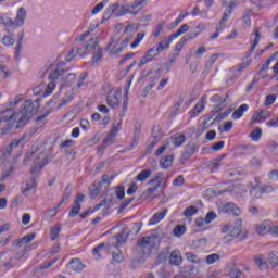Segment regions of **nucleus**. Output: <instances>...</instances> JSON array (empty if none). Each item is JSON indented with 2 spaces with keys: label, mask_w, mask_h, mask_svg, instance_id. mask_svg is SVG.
<instances>
[{
  "label": "nucleus",
  "mask_w": 278,
  "mask_h": 278,
  "mask_svg": "<svg viewBox=\"0 0 278 278\" xmlns=\"http://www.w3.org/2000/svg\"><path fill=\"white\" fill-rule=\"evenodd\" d=\"M26 18L27 9L23 7L17 9L15 20H12L10 16L0 15V25H2L9 34L2 38V45H4V47H14L16 39H14V34H12V31H16L18 27H23Z\"/></svg>",
  "instance_id": "nucleus-1"
},
{
  "label": "nucleus",
  "mask_w": 278,
  "mask_h": 278,
  "mask_svg": "<svg viewBox=\"0 0 278 278\" xmlns=\"http://www.w3.org/2000/svg\"><path fill=\"white\" fill-rule=\"evenodd\" d=\"M162 238H164L162 229H155L151 232L150 236L138 239L137 245L139 247V249H141V251H143V255H150L153 249L160 248V242H162Z\"/></svg>",
  "instance_id": "nucleus-2"
},
{
  "label": "nucleus",
  "mask_w": 278,
  "mask_h": 278,
  "mask_svg": "<svg viewBox=\"0 0 278 278\" xmlns=\"http://www.w3.org/2000/svg\"><path fill=\"white\" fill-rule=\"evenodd\" d=\"M40 99L35 100L34 102L31 100H26L22 105H21V110L20 113H17L21 115V117L17 121L16 124V129H21V127H23V125L27 124V122L29 121V118H31V116H34V114L38 113V110H40V103H39Z\"/></svg>",
  "instance_id": "nucleus-3"
},
{
  "label": "nucleus",
  "mask_w": 278,
  "mask_h": 278,
  "mask_svg": "<svg viewBox=\"0 0 278 278\" xmlns=\"http://www.w3.org/2000/svg\"><path fill=\"white\" fill-rule=\"evenodd\" d=\"M162 173H157L152 179L148 181V186H150L146 191L142 192L141 197L143 199H150L151 194H155L157 189L166 190V180L162 177Z\"/></svg>",
  "instance_id": "nucleus-4"
},
{
  "label": "nucleus",
  "mask_w": 278,
  "mask_h": 278,
  "mask_svg": "<svg viewBox=\"0 0 278 278\" xmlns=\"http://www.w3.org/2000/svg\"><path fill=\"white\" fill-rule=\"evenodd\" d=\"M147 5V0H135L134 3L129 7L118 4L117 10H115V16L118 18L121 16H125V14H132V16H136L140 13V10H142Z\"/></svg>",
  "instance_id": "nucleus-5"
},
{
  "label": "nucleus",
  "mask_w": 278,
  "mask_h": 278,
  "mask_svg": "<svg viewBox=\"0 0 278 278\" xmlns=\"http://www.w3.org/2000/svg\"><path fill=\"white\" fill-rule=\"evenodd\" d=\"M227 99H229V93H226L225 97L223 98L220 94H214L211 97L210 101L212 103H215L212 110V114L207 119L203 122V125H207L208 121H212L218 112H222V110H225L227 108Z\"/></svg>",
  "instance_id": "nucleus-6"
},
{
  "label": "nucleus",
  "mask_w": 278,
  "mask_h": 278,
  "mask_svg": "<svg viewBox=\"0 0 278 278\" xmlns=\"http://www.w3.org/2000/svg\"><path fill=\"white\" fill-rule=\"evenodd\" d=\"M97 45H99V40L97 38H91L88 42L77 43L75 49L78 55L81 58L86 55V53H90L92 49H97Z\"/></svg>",
  "instance_id": "nucleus-7"
},
{
  "label": "nucleus",
  "mask_w": 278,
  "mask_h": 278,
  "mask_svg": "<svg viewBox=\"0 0 278 278\" xmlns=\"http://www.w3.org/2000/svg\"><path fill=\"white\" fill-rule=\"evenodd\" d=\"M215 218H218V215L216 214V212L211 211L206 214L204 219L203 217H198L195 219V227H198L200 231H206L207 229L206 225H210V223H213Z\"/></svg>",
  "instance_id": "nucleus-8"
},
{
  "label": "nucleus",
  "mask_w": 278,
  "mask_h": 278,
  "mask_svg": "<svg viewBox=\"0 0 278 278\" xmlns=\"http://www.w3.org/2000/svg\"><path fill=\"white\" fill-rule=\"evenodd\" d=\"M127 242V228H123L121 232L116 233L114 237H112L109 240V243L106 244H113L114 247H117V249H121L122 244H125Z\"/></svg>",
  "instance_id": "nucleus-9"
},
{
  "label": "nucleus",
  "mask_w": 278,
  "mask_h": 278,
  "mask_svg": "<svg viewBox=\"0 0 278 278\" xmlns=\"http://www.w3.org/2000/svg\"><path fill=\"white\" fill-rule=\"evenodd\" d=\"M123 123V119H119V122H115L112 126V129L108 134V136L104 138L103 143L110 147V144H114V138H116V135L118 131H121V124Z\"/></svg>",
  "instance_id": "nucleus-10"
},
{
  "label": "nucleus",
  "mask_w": 278,
  "mask_h": 278,
  "mask_svg": "<svg viewBox=\"0 0 278 278\" xmlns=\"http://www.w3.org/2000/svg\"><path fill=\"white\" fill-rule=\"evenodd\" d=\"M157 55H160L157 50H155V47H152L141 58L140 62L138 63V68H142V66H144V64H149V62H153V60H155V58H157Z\"/></svg>",
  "instance_id": "nucleus-11"
},
{
  "label": "nucleus",
  "mask_w": 278,
  "mask_h": 278,
  "mask_svg": "<svg viewBox=\"0 0 278 278\" xmlns=\"http://www.w3.org/2000/svg\"><path fill=\"white\" fill-rule=\"evenodd\" d=\"M245 188L250 190V197H252V199H261L262 194H264L260 185L253 186V182L241 185V190H245Z\"/></svg>",
  "instance_id": "nucleus-12"
},
{
  "label": "nucleus",
  "mask_w": 278,
  "mask_h": 278,
  "mask_svg": "<svg viewBox=\"0 0 278 278\" xmlns=\"http://www.w3.org/2000/svg\"><path fill=\"white\" fill-rule=\"evenodd\" d=\"M224 5H226V8H228L220 22H219V27H223V25H225L226 21H229V16H231V12H233V8H236V0H225L224 1Z\"/></svg>",
  "instance_id": "nucleus-13"
},
{
  "label": "nucleus",
  "mask_w": 278,
  "mask_h": 278,
  "mask_svg": "<svg viewBox=\"0 0 278 278\" xmlns=\"http://www.w3.org/2000/svg\"><path fill=\"white\" fill-rule=\"evenodd\" d=\"M106 251L108 253L112 254L114 262H116L117 264H121V262H123V252H121V248H118V245L106 244Z\"/></svg>",
  "instance_id": "nucleus-14"
},
{
  "label": "nucleus",
  "mask_w": 278,
  "mask_h": 278,
  "mask_svg": "<svg viewBox=\"0 0 278 278\" xmlns=\"http://www.w3.org/2000/svg\"><path fill=\"white\" fill-rule=\"evenodd\" d=\"M16 113L13 109H5L0 113L1 123H15L16 122Z\"/></svg>",
  "instance_id": "nucleus-15"
},
{
  "label": "nucleus",
  "mask_w": 278,
  "mask_h": 278,
  "mask_svg": "<svg viewBox=\"0 0 278 278\" xmlns=\"http://www.w3.org/2000/svg\"><path fill=\"white\" fill-rule=\"evenodd\" d=\"M121 97H122L121 91L109 92V94L106 96L108 105L113 109L118 108L121 103Z\"/></svg>",
  "instance_id": "nucleus-16"
},
{
  "label": "nucleus",
  "mask_w": 278,
  "mask_h": 278,
  "mask_svg": "<svg viewBox=\"0 0 278 278\" xmlns=\"http://www.w3.org/2000/svg\"><path fill=\"white\" fill-rule=\"evenodd\" d=\"M197 36H199V33H189L185 35L175 46L174 53H179V51L184 49V45H186V42H188L189 40H194Z\"/></svg>",
  "instance_id": "nucleus-17"
},
{
  "label": "nucleus",
  "mask_w": 278,
  "mask_h": 278,
  "mask_svg": "<svg viewBox=\"0 0 278 278\" xmlns=\"http://www.w3.org/2000/svg\"><path fill=\"white\" fill-rule=\"evenodd\" d=\"M92 51H93V55H92L91 66L97 68V66H99V62L103 60V48H101L98 43L96 48L92 49Z\"/></svg>",
  "instance_id": "nucleus-18"
},
{
  "label": "nucleus",
  "mask_w": 278,
  "mask_h": 278,
  "mask_svg": "<svg viewBox=\"0 0 278 278\" xmlns=\"http://www.w3.org/2000/svg\"><path fill=\"white\" fill-rule=\"evenodd\" d=\"M23 255H25V250H23L22 253H17L13 256H10L9 261L3 263L4 268H7V270H10V268H14L17 262L21 260V257H23Z\"/></svg>",
  "instance_id": "nucleus-19"
},
{
  "label": "nucleus",
  "mask_w": 278,
  "mask_h": 278,
  "mask_svg": "<svg viewBox=\"0 0 278 278\" xmlns=\"http://www.w3.org/2000/svg\"><path fill=\"white\" fill-rule=\"evenodd\" d=\"M184 257H181V252L179 250H174L169 255V264L172 266H181Z\"/></svg>",
  "instance_id": "nucleus-20"
},
{
  "label": "nucleus",
  "mask_w": 278,
  "mask_h": 278,
  "mask_svg": "<svg viewBox=\"0 0 278 278\" xmlns=\"http://www.w3.org/2000/svg\"><path fill=\"white\" fill-rule=\"evenodd\" d=\"M173 38L172 36L169 35L167 38H165L164 40H162L161 42L157 43L155 50H156V53H164V51H166V49H169L172 42H173Z\"/></svg>",
  "instance_id": "nucleus-21"
},
{
  "label": "nucleus",
  "mask_w": 278,
  "mask_h": 278,
  "mask_svg": "<svg viewBox=\"0 0 278 278\" xmlns=\"http://www.w3.org/2000/svg\"><path fill=\"white\" fill-rule=\"evenodd\" d=\"M113 45H114V38H111L105 48V51H109V55H118V53H123V48L121 46L118 45L113 46Z\"/></svg>",
  "instance_id": "nucleus-22"
},
{
  "label": "nucleus",
  "mask_w": 278,
  "mask_h": 278,
  "mask_svg": "<svg viewBox=\"0 0 278 278\" xmlns=\"http://www.w3.org/2000/svg\"><path fill=\"white\" fill-rule=\"evenodd\" d=\"M18 39L16 41V47H15V60H18L21 56V51L23 49V40L25 39V30L22 29L18 34Z\"/></svg>",
  "instance_id": "nucleus-23"
},
{
  "label": "nucleus",
  "mask_w": 278,
  "mask_h": 278,
  "mask_svg": "<svg viewBox=\"0 0 278 278\" xmlns=\"http://www.w3.org/2000/svg\"><path fill=\"white\" fill-rule=\"evenodd\" d=\"M29 138H31L30 132H24L20 139H13L9 147L14 151L21 144V142H28Z\"/></svg>",
  "instance_id": "nucleus-24"
},
{
  "label": "nucleus",
  "mask_w": 278,
  "mask_h": 278,
  "mask_svg": "<svg viewBox=\"0 0 278 278\" xmlns=\"http://www.w3.org/2000/svg\"><path fill=\"white\" fill-rule=\"evenodd\" d=\"M273 231V226H270V222H263L257 228L256 232L258 236H266V233H270Z\"/></svg>",
  "instance_id": "nucleus-25"
},
{
  "label": "nucleus",
  "mask_w": 278,
  "mask_h": 278,
  "mask_svg": "<svg viewBox=\"0 0 278 278\" xmlns=\"http://www.w3.org/2000/svg\"><path fill=\"white\" fill-rule=\"evenodd\" d=\"M241 233H242V219H237L232 228H230V236L232 238H238V236H240Z\"/></svg>",
  "instance_id": "nucleus-26"
},
{
  "label": "nucleus",
  "mask_w": 278,
  "mask_h": 278,
  "mask_svg": "<svg viewBox=\"0 0 278 278\" xmlns=\"http://www.w3.org/2000/svg\"><path fill=\"white\" fill-rule=\"evenodd\" d=\"M224 212H227V214H232V216H240L241 214L240 207L231 202L224 205Z\"/></svg>",
  "instance_id": "nucleus-27"
},
{
  "label": "nucleus",
  "mask_w": 278,
  "mask_h": 278,
  "mask_svg": "<svg viewBox=\"0 0 278 278\" xmlns=\"http://www.w3.org/2000/svg\"><path fill=\"white\" fill-rule=\"evenodd\" d=\"M70 268L71 270H74V273H79V270H84L86 266L84 265V263H81L79 258H72L70 261Z\"/></svg>",
  "instance_id": "nucleus-28"
},
{
  "label": "nucleus",
  "mask_w": 278,
  "mask_h": 278,
  "mask_svg": "<svg viewBox=\"0 0 278 278\" xmlns=\"http://www.w3.org/2000/svg\"><path fill=\"white\" fill-rule=\"evenodd\" d=\"M169 141L175 146V147H181L184 142H186V135L184 134H175L169 138Z\"/></svg>",
  "instance_id": "nucleus-29"
},
{
  "label": "nucleus",
  "mask_w": 278,
  "mask_h": 278,
  "mask_svg": "<svg viewBox=\"0 0 278 278\" xmlns=\"http://www.w3.org/2000/svg\"><path fill=\"white\" fill-rule=\"evenodd\" d=\"M168 213V208H165L162 212H157L155 213L151 219L149 220V225H157V223H160V220L164 219V216H166V214Z\"/></svg>",
  "instance_id": "nucleus-30"
},
{
  "label": "nucleus",
  "mask_w": 278,
  "mask_h": 278,
  "mask_svg": "<svg viewBox=\"0 0 278 278\" xmlns=\"http://www.w3.org/2000/svg\"><path fill=\"white\" fill-rule=\"evenodd\" d=\"M113 205H114V202L112 201V199L105 198L93 207L92 212H99L101 207H105V210H110V207H112Z\"/></svg>",
  "instance_id": "nucleus-31"
},
{
  "label": "nucleus",
  "mask_w": 278,
  "mask_h": 278,
  "mask_svg": "<svg viewBox=\"0 0 278 278\" xmlns=\"http://www.w3.org/2000/svg\"><path fill=\"white\" fill-rule=\"evenodd\" d=\"M249 110V104H241L237 110L232 113V118L235 121H238L239 118H242L244 116V112Z\"/></svg>",
  "instance_id": "nucleus-32"
},
{
  "label": "nucleus",
  "mask_w": 278,
  "mask_h": 278,
  "mask_svg": "<svg viewBox=\"0 0 278 278\" xmlns=\"http://www.w3.org/2000/svg\"><path fill=\"white\" fill-rule=\"evenodd\" d=\"M203 110H205V102L204 101L198 102L194 105L193 110L190 112L191 118H197V116H199V114H201Z\"/></svg>",
  "instance_id": "nucleus-33"
},
{
  "label": "nucleus",
  "mask_w": 278,
  "mask_h": 278,
  "mask_svg": "<svg viewBox=\"0 0 278 278\" xmlns=\"http://www.w3.org/2000/svg\"><path fill=\"white\" fill-rule=\"evenodd\" d=\"M254 36H255V39L253 41V45L249 51V53L247 54V58H251L253 51H255V49H257V46L260 45V39L262 38V34L260 33V29H255L254 30Z\"/></svg>",
  "instance_id": "nucleus-34"
},
{
  "label": "nucleus",
  "mask_w": 278,
  "mask_h": 278,
  "mask_svg": "<svg viewBox=\"0 0 278 278\" xmlns=\"http://www.w3.org/2000/svg\"><path fill=\"white\" fill-rule=\"evenodd\" d=\"M36 239V233L25 235L23 238L18 239L15 243V247H23V244H29L33 240Z\"/></svg>",
  "instance_id": "nucleus-35"
},
{
  "label": "nucleus",
  "mask_w": 278,
  "mask_h": 278,
  "mask_svg": "<svg viewBox=\"0 0 278 278\" xmlns=\"http://www.w3.org/2000/svg\"><path fill=\"white\" fill-rule=\"evenodd\" d=\"M37 186L38 185L36 184V177H30L26 181V187L22 190L23 194H27V192H30V190H36Z\"/></svg>",
  "instance_id": "nucleus-36"
},
{
  "label": "nucleus",
  "mask_w": 278,
  "mask_h": 278,
  "mask_svg": "<svg viewBox=\"0 0 278 278\" xmlns=\"http://www.w3.org/2000/svg\"><path fill=\"white\" fill-rule=\"evenodd\" d=\"M71 194H73V189H71V185H67L65 190L63 191V197L56 207L64 205V203H66V201L71 199Z\"/></svg>",
  "instance_id": "nucleus-37"
},
{
  "label": "nucleus",
  "mask_w": 278,
  "mask_h": 278,
  "mask_svg": "<svg viewBox=\"0 0 278 278\" xmlns=\"http://www.w3.org/2000/svg\"><path fill=\"white\" fill-rule=\"evenodd\" d=\"M153 174V170L151 169H143L141 170L136 177V181H147V179H149V177H151V175Z\"/></svg>",
  "instance_id": "nucleus-38"
},
{
  "label": "nucleus",
  "mask_w": 278,
  "mask_h": 278,
  "mask_svg": "<svg viewBox=\"0 0 278 278\" xmlns=\"http://www.w3.org/2000/svg\"><path fill=\"white\" fill-rule=\"evenodd\" d=\"M89 190L91 199H97V197H99L101 193V182H93Z\"/></svg>",
  "instance_id": "nucleus-39"
},
{
  "label": "nucleus",
  "mask_w": 278,
  "mask_h": 278,
  "mask_svg": "<svg viewBox=\"0 0 278 278\" xmlns=\"http://www.w3.org/2000/svg\"><path fill=\"white\" fill-rule=\"evenodd\" d=\"M40 157H42V153H40L34 162V166L30 169L31 175H38L40 170H42V165L40 164Z\"/></svg>",
  "instance_id": "nucleus-40"
},
{
  "label": "nucleus",
  "mask_w": 278,
  "mask_h": 278,
  "mask_svg": "<svg viewBox=\"0 0 278 278\" xmlns=\"http://www.w3.org/2000/svg\"><path fill=\"white\" fill-rule=\"evenodd\" d=\"M160 166L161 168H170L173 166V155L164 156L160 160Z\"/></svg>",
  "instance_id": "nucleus-41"
},
{
  "label": "nucleus",
  "mask_w": 278,
  "mask_h": 278,
  "mask_svg": "<svg viewBox=\"0 0 278 278\" xmlns=\"http://www.w3.org/2000/svg\"><path fill=\"white\" fill-rule=\"evenodd\" d=\"M262 121H266L264 110L255 111V113L252 115L251 123H262Z\"/></svg>",
  "instance_id": "nucleus-42"
},
{
  "label": "nucleus",
  "mask_w": 278,
  "mask_h": 278,
  "mask_svg": "<svg viewBox=\"0 0 278 278\" xmlns=\"http://www.w3.org/2000/svg\"><path fill=\"white\" fill-rule=\"evenodd\" d=\"M254 263L256 264L257 268H260V270H265V268H268V263L264 261L263 255L254 257Z\"/></svg>",
  "instance_id": "nucleus-43"
},
{
  "label": "nucleus",
  "mask_w": 278,
  "mask_h": 278,
  "mask_svg": "<svg viewBox=\"0 0 278 278\" xmlns=\"http://www.w3.org/2000/svg\"><path fill=\"white\" fill-rule=\"evenodd\" d=\"M140 229H142V222H138L134 224L132 228L126 232V238H129V236H138L140 233Z\"/></svg>",
  "instance_id": "nucleus-44"
},
{
  "label": "nucleus",
  "mask_w": 278,
  "mask_h": 278,
  "mask_svg": "<svg viewBox=\"0 0 278 278\" xmlns=\"http://www.w3.org/2000/svg\"><path fill=\"white\" fill-rule=\"evenodd\" d=\"M185 257L192 264H201L203 262L201 258H199V255L194 254L193 252H186Z\"/></svg>",
  "instance_id": "nucleus-45"
},
{
  "label": "nucleus",
  "mask_w": 278,
  "mask_h": 278,
  "mask_svg": "<svg viewBox=\"0 0 278 278\" xmlns=\"http://www.w3.org/2000/svg\"><path fill=\"white\" fill-rule=\"evenodd\" d=\"M188 29H190V26H188V24H184L179 27V29L176 33L169 36L173 38V40H175V38H179V36H184V34H186Z\"/></svg>",
  "instance_id": "nucleus-46"
},
{
  "label": "nucleus",
  "mask_w": 278,
  "mask_h": 278,
  "mask_svg": "<svg viewBox=\"0 0 278 278\" xmlns=\"http://www.w3.org/2000/svg\"><path fill=\"white\" fill-rule=\"evenodd\" d=\"M159 79H160V76L151 78L150 83L143 89L144 97H147V94H149V92H151V90H153V87L155 86V84H157Z\"/></svg>",
  "instance_id": "nucleus-47"
},
{
  "label": "nucleus",
  "mask_w": 278,
  "mask_h": 278,
  "mask_svg": "<svg viewBox=\"0 0 278 278\" xmlns=\"http://www.w3.org/2000/svg\"><path fill=\"white\" fill-rule=\"evenodd\" d=\"M198 149H199V148L197 147V144H192V146L189 148V150H187V151H185V152L182 153V157H184L185 160H190V159L192 157L193 153H197Z\"/></svg>",
  "instance_id": "nucleus-48"
},
{
  "label": "nucleus",
  "mask_w": 278,
  "mask_h": 278,
  "mask_svg": "<svg viewBox=\"0 0 278 278\" xmlns=\"http://www.w3.org/2000/svg\"><path fill=\"white\" fill-rule=\"evenodd\" d=\"M60 231H62V228L59 225L53 226L50 230V239L58 240L60 238Z\"/></svg>",
  "instance_id": "nucleus-49"
},
{
  "label": "nucleus",
  "mask_w": 278,
  "mask_h": 278,
  "mask_svg": "<svg viewBox=\"0 0 278 278\" xmlns=\"http://www.w3.org/2000/svg\"><path fill=\"white\" fill-rule=\"evenodd\" d=\"M64 70H54L53 72L50 73L48 79H51V81H55V79H60L64 75Z\"/></svg>",
  "instance_id": "nucleus-50"
},
{
  "label": "nucleus",
  "mask_w": 278,
  "mask_h": 278,
  "mask_svg": "<svg viewBox=\"0 0 278 278\" xmlns=\"http://www.w3.org/2000/svg\"><path fill=\"white\" fill-rule=\"evenodd\" d=\"M166 25V21L161 20L157 25H156V29L153 33L154 38H160V35L162 34V31H164V26Z\"/></svg>",
  "instance_id": "nucleus-51"
},
{
  "label": "nucleus",
  "mask_w": 278,
  "mask_h": 278,
  "mask_svg": "<svg viewBox=\"0 0 278 278\" xmlns=\"http://www.w3.org/2000/svg\"><path fill=\"white\" fill-rule=\"evenodd\" d=\"M232 110L227 109L224 113H218L216 117L214 118L213 123H220V121H225L229 114H231Z\"/></svg>",
  "instance_id": "nucleus-52"
},
{
  "label": "nucleus",
  "mask_w": 278,
  "mask_h": 278,
  "mask_svg": "<svg viewBox=\"0 0 278 278\" xmlns=\"http://www.w3.org/2000/svg\"><path fill=\"white\" fill-rule=\"evenodd\" d=\"M132 201H134V198H130V199H128V200H124V201L121 203V205H119V207H118V210H117V213H118V214H123V212H125V210H127V207H128L129 205H131Z\"/></svg>",
  "instance_id": "nucleus-53"
},
{
  "label": "nucleus",
  "mask_w": 278,
  "mask_h": 278,
  "mask_svg": "<svg viewBox=\"0 0 278 278\" xmlns=\"http://www.w3.org/2000/svg\"><path fill=\"white\" fill-rule=\"evenodd\" d=\"M199 210H197V206L191 205L185 208L184 216H186V218H190V216H194V214H197Z\"/></svg>",
  "instance_id": "nucleus-54"
},
{
  "label": "nucleus",
  "mask_w": 278,
  "mask_h": 278,
  "mask_svg": "<svg viewBox=\"0 0 278 278\" xmlns=\"http://www.w3.org/2000/svg\"><path fill=\"white\" fill-rule=\"evenodd\" d=\"M250 138L254 142H260V139L262 138V128H256V129L252 130V132L250 134Z\"/></svg>",
  "instance_id": "nucleus-55"
},
{
  "label": "nucleus",
  "mask_w": 278,
  "mask_h": 278,
  "mask_svg": "<svg viewBox=\"0 0 278 278\" xmlns=\"http://www.w3.org/2000/svg\"><path fill=\"white\" fill-rule=\"evenodd\" d=\"M35 153H38V146H33L30 150L26 153L24 162H30L31 157H34Z\"/></svg>",
  "instance_id": "nucleus-56"
},
{
  "label": "nucleus",
  "mask_w": 278,
  "mask_h": 278,
  "mask_svg": "<svg viewBox=\"0 0 278 278\" xmlns=\"http://www.w3.org/2000/svg\"><path fill=\"white\" fill-rule=\"evenodd\" d=\"M73 101V94L72 93H66V96L62 99V101L58 105V110L61 108H64V105H68Z\"/></svg>",
  "instance_id": "nucleus-57"
},
{
  "label": "nucleus",
  "mask_w": 278,
  "mask_h": 278,
  "mask_svg": "<svg viewBox=\"0 0 278 278\" xmlns=\"http://www.w3.org/2000/svg\"><path fill=\"white\" fill-rule=\"evenodd\" d=\"M184 233H186V226L177 225L174 228V236H176V238H181V236H184Z\"/></svg>",
  "instance_id": "nucleus-58"
},
{
  "label": "nucleus",
  "mask_w": 278,
  "mask_h": 278,
  "mask_svg": "<svg viewBox=\"0 0 278 278\" xmlns=\"http://www.w3.org/2000/svg\"><path fill=\"white\" fill-rule=\"evenodd\" d=\"M108 244L100 243L98 247L93 248L92 253L93 255H97V257H101V251L105 250L108 251Z\"/></svg>",
  "instance_id": "nucleus-59"
},
{
  "label": "nucleus",
  "mask_w": 278,
  "mask_h": 278,
  "mask_svg": "<svg viewBox=\"0 0 278 278\" xmlns=\"http://www.w3.org/2000/svg\"><path fill=\"white\" fill-rule=\"evenodd\" d=\"M115 194L119 201H123L125 199V187H123V186L116 187Z\"/></svg>",
  "instance_id": "nucleus-60"
},
{
  "label": "nucleus",
  "mask_w": 278,
  "mask_h": 278,
  "mask_svg": "<svg viewBox=\"0 0 278 278\" xmlns=\"http://www.w3.org/2000/svg\"><path fill=\"white\" fill-rule=\"evenodd\" d=\"M118 8V3H113L110 4L109 8L105 10L104 13L111 15V16H116V10Z\"/></svg>",
  "instance_id": "nucleus-61"
},
{
  "label": "nucleus",
  "mask_w": 278,
  "mask_h": 278,
  "mask_svg": "<svg viewBox=\"0 0 278 278\" xmlns=\"http://www.w3.org/2000/svg\"><path fill=\"white\" fill-rule=\"evenodd\" d=\"M251 14H252L251 9H245L243 11V23L245 25H251Z\"/></svg>",
  "instance_id": "nucleus-62"
},
{
  "label": "nucleus",
  "mask_w": 278,
  "mask_h": 278,
  "mask_svg": "<svg viewBox=\"0 0 278 278\" xmlns=\"http://www.w3.org/2000/svg\"><path fill=\"white\" fill-rule=\"evenodd\" d=\"M268 261L273 268L278 267V256L275 253L270 252L268 254Z\"/></svg>",
  "instance_id": "nucleus-63"
},
{
  "label": "nucleus",
  "mask_w": 278,
  "mask_h": 278,
  "mask_svg": "<svg viewBox=\"0 0 278 278\" xmlns=\"http://www.w3.org/2000/svg\"><path fill=\"white\" fill-rule=\"evenodd\" d=\"M242 277V270L236 268V267H232L230 269V278H240Z\"/></svg>",
  "instance_id": "nucleus-64"
}]
</instances>
